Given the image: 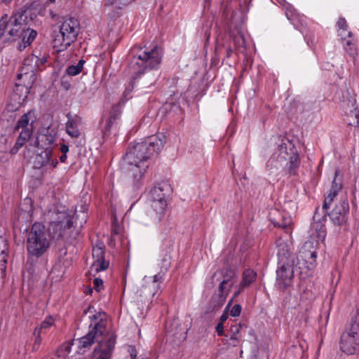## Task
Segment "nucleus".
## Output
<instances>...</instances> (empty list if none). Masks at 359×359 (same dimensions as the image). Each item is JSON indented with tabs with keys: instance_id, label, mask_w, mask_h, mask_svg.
Listing matches in <instances>:
<instances>
[{
	"instance_id": "1",
	"label": "nucleus",
	"mask_w": 359,
	"mask_h": 359,
	"mask_svg": "<svg viewBox=\"0 0 359 359\" xmlns=\"http://www.w3.org/2000/svg\"><path fill=\"white\" fill-rule=\"evenodd\" d=\"M27 20L25 11L22 10L13 13L10 17L5 14L0 19V29H2L5 36H8L6 39L22 41L18 46L20 50L29 46L37 35L36 31L28 26Z\"/></svg>"
},
{
	"instance_id": "2",
	"label": "nucleus",
	"mask_w": 359,
	"mask_h": 359,
	"mask_svg": "<svg viewBox=\"0 0 359 359\" xmlns=\"http://www.w3.org/2000/svg\"><path fill=\"white\" fill-rule=\"evenodd\" d=\"M86 205L81 206L79 213L76 209L73 211L62 206L57 207L53 213V218L51 222L54 234L60 238H67L74 223L81 227L86 222Z\"/></svg>"
},
{
	"instance_id": "3",
	"label": "nucleus",
	"mask_w": 359,
	"mask_h": 359,
	"mask_svg": "<svg viewBox=\"0 0 359 359\" xmlns=\"http://www.w3.org/2000/svg\"><path fill=\"white\" fill-rule=\"evenodd\" d=\"M166 137L163 133L147 137L144 141L136 143L126 154V164H148V159L157 155L164 146Z\"/></svg>"
},
{
	"instance_id": "4",
	"label": "nucleus",
	"mask_w": 359,
	"mask_h": 359,
	"mask_svg": "<svg viewBox=\"0 0 359 359\" xmlns=\"http://www.w3.org/2000/svg\"><path fill=\"white\" fill-rule=\"evenodd\" d=\"M131 53L133 60L129 67L131 73L136 77L148 70L158 69L161 62L162 53L157 46L151 49L147 47L134 46Z\"/></svg>"
},
{
	"instance_id": "5",
	"label": "nucleus",
	"mask_w": 359,
	"mask_h": 359,
	"mask_svg": "<svg viewBox=\"0 0 359 359\" xmlns=\"http://www.w3.org/2000/svg\"><path fill=\"white\" fill-rule=\"evenodd\" d=\"M50 245L45 226L41 223H34L27 233L26 249L28 256L39 258L46 252Z\"/></svg>"
},
{
	"instance_id": "6",
	"label": "nucleus",
	"mask_w": 359,
	"mask_h": 359,
	"mask_svg": "<svg viewBox=\"0 0 359 359\" xmlns=\"http://www.w3.org/2000/svg\"><path fill=\"white\" fill-rule=\"evenodd\" d=\"M80 30L79 21L75 18H69L62 21L60 32L53 40V47L57 52L68 48L74 42Z\"/></svg>"
},
{
	"instance_id": "7",
	"label": "nucleus",
	"mask_w": 359,
	"mask_h": 359,
	"mask_svg": "<svg viewBox=\"0 0 359 359\" xmlns=\"http://www.w3.org/2000/svg\"><path fill=\"white\" fill-rule=\"evenodd\" d=\"M47 62L46 54L36 55L34 53L29 55L24 60L20 72L18 74V79L21 81L18 86H23L27 90L31 88L36 80V72L41 65Z\"/></svg>"
},
{
	"instance_id": "8",
	"label": "nucleus",
	"mask_w": 359,
	"mask_h": 359,
	"mask_svg": "<svg viewBox=\"0 0 359 359\" xmlns=\"http://www.w3.org/2000/svg\"><path fill=\"white\" fill-rule=\"evenodd\" d=\"M105 314L103 312H97L89 316L90 319V327L92 330L84 337L78 339V346L79 348H88L92 346L97 339V341L100 337H102L106 332V321L104 320Z\"/></svg>"
},
{
	"instance_id": "9",
	"label": "nucleus",
	"mask_w": 359,
	"mask_h": 359,
	"mask_svg": "<svg viewBox=\"0 0 359 359\" xmlns=\"http://www.w3.org/2000/svg\"><path fill=\"white\" fill-rule=\"evenodd\" d=\"M317 253L311 241L305 242L297 257V266L301 271L309 276L316 266Z\"/></svg>"
},
{
	"instance_id": "10",
	"label": "nucleus",
	"mask_w": 359,
	"mask_h": 359,
	"mask_svg": "<svg viewBox=\"0 0 359 359\" xmlns=\"http://www.w3.org/2000/svg\"><path fill=\"white\" fill-rule=\"evenodd\" d=\"M273 157L277 158L280 163H289L290 170L296 169L300 163L297 150L293 143L289 140H283L278 144V149Z\"/></svg>"
},
{
	"instance_id": "11",
	"label": "nucleus",
	"mask_w": 359,
	"mask_h": 359,
	"mask_svg": "<svg viewBox=\"0 0 359 359\" xmlns=\"http://www.w3.org/2000/svg\"><path fill=\"white\" fill-rule=\"evenodd\" d=\"M161 280V274L154 275L152 277V280L150 278L147 277L143 278V283L137 290L139 296L143 299L142 301L151 303L154 296L160 288V283Z\"/></svg>"
},
{
	"instance_id": "12",
	"label": "nucleus",
	"mask_w": 359,
	"mask_h": 359,
	"mask_svg": "<svg viewBox=\"0 0 359 359\" xmlns=\"http://www.w3.org/2000/svg\"><path fill=\"white\" fill-rule=\"evenodd\" d=\"M340 349L347 355L359 353V331L351 326L341 337Z\"/></svg>"
},
{
	"instance_id": "13",
	"label": "nucleus",
	"mask_w": 359,
	"mask_h": 359,
	"mask_svg": "<svg viewBox=\"0 0 359 359\" xmlns=\"http://www.w3.org/2000/svg\"><path fill=\"white\" fill-rule=\"evenodd\" d=\"M278 269L277 273V283L278 285H281L283 288L290 285L294 277V261H278Z\"/></svg>"
},
{
	"instance_id": "14",
	"label": "nucleus",
	"mask_w": 359,
	"mask_h": 359,
	"mask_svg": "<svg viewBox=\"0 0 359 359\" xmlns=\"http://www.w3.org/2000/svg\"><path fill=\"white\" fill-rule=\"evenodd\" d=\"M116 343L115 336L104 335L98 341V346L95 348L92 359H110Z\"/></svg>"
},
{
	"instance_id": "15",
	"label": "nucleus",
	"mask_w": 359,
	"mask_h": 359,
	"mask_svg": "<svg viewBox=\"0 0 359 359\" xmlns=\"http://www.w3.org/2000/svg\"><path fill=\"white\" fill-rule=\"evenodd\" d=\"M348 212L349 204L348 200L344 198L335 205L329 216L334 225L340 226L346 223Z\"/></svg>"
},
{
	"instance_id": "16",
	"label": "nucleus",
	"mask_w": 359,
	"mask_h": 359,
	"mask_svg": "<svg viewBox=\"0 0 359 359\" xmlns=\"http://www.w3.org/2000/svg\"><path fill=\"white\" fill-rule=\"evenodd\" d=\"M93 262L91 265V271L99 272L108 269L109 263L104 259V245L102 243L96 244L92 252Z\"/></svg>"
},
{
	"instance_id": "17",
	"label": "nucleus",
	"mask_w": 359,
	"mask_h": 359,
	"mask_svg": "<svg viewBox=\"0 0 359 359\" xmlns=\"http://www.w3.org/2000/svg\"><path fill=\"white\" fill-rule=\"evenodd\" d=\"M127 176L133 187H137L149 167L148 164H126Z\"/></svg>"
},
{
	"instance_id": "18",
	"label": "nucleus",
	"mask_w": 359,
	"mask_h": 359,
	"mask_svg": "<svg viewBox=\"0 0 359 359\" xmlns=\"http://www.w3.org/2000/svg\"><path fill=\"white\" fill-rule=\"evenodd\" d=\"M150 210L148 212V216L151 222L154 224H158L163 219L166 208V200L149 201Z\"/></svg>"
},
{
	"instance_id": "19",
	"label": "nucleus",
	"mask_w": 359,
	"mask_h": 359,
	"mask_svg": "<svg viewBox=\"0 0 359 359\" xmlns=\"http://www.w3.org/2000/svg\"><path fill=\"white\" fill-rule=\"evenodd\" d=\"M120 115L121 110L119 106H113L102 130L104 137L109 135L111 129L117 128L118 119L119 118Z\"/></svg>"
},
{
	"instance_id": "20",
	"label": "nucleus",
	"mask_w": 359,
	"mask_h": 359,
	"mask_svg": "<svg viewBox=\"0 0 359 359\" xmlns=\"http://www.w3.org/2000/svg\"><path fill=\"white\" fill-rule=\"evenodd\" d=\"M52 149L48 147L45 148L41 154L37 155L35 161V167L41 168L47 165H49L52 168H56L58 161L57 159H52Z\"/></svg>"
},
{
	"instance_id": "21",
	"label": "nucleus",
	"mask_w": 359,
	"mask_h": 359,
	"mask_svg": "<svg viewBox=\"0 0 359 359\" xmlns=\"http://www.w3.org/2000/svg\"><path fill=\"white\" fill-rule=\"evenodd\" d=\"M339 174V171L337 170L334 172V179L332 183V187L330 189L329 194L325 197V201L323 203V208L328 209L332 203L334 201V198L337 196L339 192L342 189V182L341 179H337V177Z\"/></svg>"
},
{
	"instance_id": "22",
	"label": "nucleus",
	"mask_w": 359,
	"mask_h": 359,
	"mask_svg": "<svg viewBox=\"0 0 359 359\" xmlns=\"http://www.w3.org/2000/svg\"><path fill=\"white\" fill-rule=\"evenodd\" d=\"M278 248V261L285 260H294L292 255V243L288 239L283 240L280 238L276 241Z\"/></svg>"
},
{
	"instance_id": "23",
	"label": "nucleus",
	"mask_w": 359,
	"mask_h": 359,
	"mask_svg": "<svg viewBox=\"0 0 359 359\" xmlns=\"http://www.w3.org/2000/svg\"><path fill=\"white\" fill-rule=\"evenodd\" d=\"M68 121L65 124L67 133L73 138H78L81 135L79 126L81 124L82 119L80 116L75 115H67Z\"/></svg>"
},
{
	"instance_id": "24",
	"label": "nucleus",
	"mask_w": 359,
	"mask_h": 359,
	"mask_svg": "<svg viewBox=\"0 0 359 359\" xmlns=\"http://www.w3.org/2000/svg\"><path fill=\"white\" fill-rule=\"evenodd\" d=\"M278 211L275 210L270 213V221L274 226L281 227L285 230V232L288 235L292 233V221L290 216L281 215L280 219H277L275 215L278 214Z\"/></svg>"
},
{
	"instance_id": "25",
	"label": "nucleus",
	"mask_w": 359,
	"mask_h": 359,
	"mask_svg": "<svg viewBox=\"0 0 359 359\" xmlns=\"http://www.w3.org/2000/svg\"><path fill=\"white\" fill-rule=\"evenodd\" d=\"M170 187L167 183H163L154 187L149 192V201L165 200L166 193Z\"/></svg>"
},
{
	"instance_id": "26",
	"label": "nucleus",
	"mask_w": 359,
	"mask_h": 359,
	"mask_svg": "<svg viewBox=\"0 0 359 359\" xmlns=\"http://www.w3.org/2000/svg\"><path fill=\"white\" fill-rule=\"evenodd\" d=\"M34 112L32 110L29 111L27 113L24 114L20 118L18 121L14 131L21 130H27L29 128L33 129V123L34 122Z\"/></svg>"
},
{
	"instance_id": "27",
	"label": "nucleus",
	"mask_w": 359,
	"mask_h": 359,
	"mask_svg": "<svg viewBox=\"0 0 359 359\" xmlns=\"http://www.w3.org/2000/svg\"><path fill=\"white\" fill-rule=\"evenodd\" d=\"M33 133L32 128L27 130H21L17 140L11 149V154H15L20 148H22L26 142H27L31 138Z\"/></svg>"
},
{
	"instance_id": "28",
	"label": "nucleus",
	"mask_w": 359,
	"mask_h": 359,
	"mask_svg": "<svg viewBox=\"0 0 359 359\" xmlns=\"http://www.w3.org/2000/svg\"><path fill=\"white\" fill-rule=\"evenodd\" d=\"M7 242L5 238L0 236V277L4 278L6 269Z\"/></svg>"
},
{
	"instance_id": "29",
	"label": "nucleus",
	"mask_w": 359,
	"mask_h": 359,
	"mask_svg": "<svg viewBox=\"0 0 359 359\" xmlns=\"http://www.w3.org/2000/svg\"><path fill=\"white\" fill-rule=\"evenodd\" d=\"M311 236L323 241L326 237L325 224L320 221L313 222L311 226Z\"/></svg>"
},
{
	"instance_id": "30",
	"label": "nucleus",
	"mask_w": 359,
	"mask_h": 359,
	"mask_svg": "<svg viewBox=\"0 0 359 359\" xmlns=\"http://www.w3.org/2000/svg\"><path fill=\"white\" fill-rule=\"evenodd\" d=\"M351 106L353 108L351 110L350 114L346 116V122L348 125L352 126L354 127L359 126V110L355 107V100H351Z\"/></svg>"
},
{
	"instance_id": "31",
	"label": "nucleus",
	"mask_w": 359,
	"mask_h": 359,
	"mask_svg": "<svg viewBox=\"0 0 359 359\" xmlns=\"http://www.w3.org/2000/svg\"><path fill=\"white\" fill-rule=\"evenodd\" d=\"M257 273L252 269H246L243 273L242 281L240 287L243 289L248 287L256 278Z\"/></svg>"
},
{
	"instance_id": "32",
	"label": "nucleus",
	"mask_w": 359,
	"mask_h": 359,
	"mask_svg": "<svg viewBox=\"0 0 359 359\" xmlns=\"http://www.w3.org/2000/svg\"><path fill=\"white\" fill-rule=\"evenodd\" d=\"M171 257L169 254L166 253L160 260L158 265L160 266V271L156 273V275H161V279L163 280V278L165 273L168 271L171 262H170Z\"/></svg>"
},
{
	"instance_id": "33",
	"label": "nucleus",
	"mask_w": 359,
	"mask_h": 359,
	"mask_svg": "<svg viewBox=\"0 0 359 359\" xmlns=\"http://www.w3.org/2000/svg\"><path fill=\"white\" fill-rule=\"evenodd\" d=\"M338 33L341 36L343 40H346V32H347V36L351 37L352 33L348 31V25L346 20L344 18H339L337 21Z\"/></svg>"
},
{
	"instance_id": "34",
	"label": "nucleus",
	"mask_w": 359,
	"mask_h": 359,
	"mask_svg": "<svg viewBox=\"0 0 359 359\" xmlns=\"http://www.w3.org/2000/svg\"><path fill=\"white\" fill-rule=\"evenodd\" d=\"M86 63V61L83 59H81L76 65H70L69 66L66 70L65 73L71 76H74L78 75L83 69V65Z\"/></svg>"
},
{
	"instance_id": "35",
	"label": "nucleus",
	"mask_w": 359,
	"mask_h": 359,
	"mask_svg": "<svg viewBox=\"0 0 359 359\" xmlns=\"http://www.w3.org/2000/svg\"><path fill=\"white\" fill-rule=\"evenodd\" d=\"M219 274L222 278V281L229 284L232 283L231 280L236 276V271L231 267L226 266L219 271Z\"/></svg>"
},
{
	"instance_id": "36",
	"label": "nucleus",
	"mask_w": 359,
	"mask_h": 359,
	"mask_svg": "<svg viewBox=\"0 0 359 359\" xmlns=\"http://www.w3.org/2000/svg\"><path fill=\"white\" fill-rule=\"evenodd\" d=\"M72 344L70 343H65L63 344L56 352L57 356L60 359H66L68 357L71 351Z\"/></svg>"
},
{
	"instance_id": "37",
	"label": "nucleus",
	"mask_w": 359,
	"mask_h": 359,
	"mask_svg": "<svg viewBox=\"0 0 359 359\" xmlns=\"http://www.w3.org/2000/svg\"><path fill=\"white\" fill-rule=\"evenodd\" d=\"M344 43V48L346 51L351 56L354 57L357 55V47L355 43L350 39H346Z\"/></svg>"
},
{
	"instance_id": "38",
	"label": "nucleus",
	"mask_w": 359,
	"mask_h": 359,
	"mask_svg": "<svg viewBox=\"0 0 359 359\" xmlns=\"http://www.w3.org/2000/svg\"><path fill=\"white\" fill-rule=\"evenodd\" d=\"M233 285V283H231L229 284L224 283L223 281H221L219 285V295L221 298H225V297L227 295L228 292H229L230 289L231 288Z\"/></svg>"
},
{
	"instance_id": "39",
	"label": "nucleus",
	"mask_w": 359,
	"mask_h": 359,
	"mask_svg": "<svg viewBox=\"0 0 359 359\" xmlns=\"http://www.w3.org/2000/svg\"><path fill=\"white\" fill-rule=\"evenodd\" d=\"M54 322V318L51 316H48L41 322L40 326L36 327L35 329L40 330L41 332L42 333L43 330L49 329L51 326H53Z\"/></svg>"
},
{
	"instance_id": "40",
	"label": "nucleus",
	"mask_w": 359,
	"mask_h": 359,
	"mask_svg": "<svg viewBox=\"0 0 359 359\" xmlns=\"http://www.w3.org/2000/svg\"><path fill=\"white\" fill-rule=\"evenodd\" d=\"M240 41H242V43H243L244 41V39L243 36H234L232 39H231V42H233V47H232L231 46H230L228 48H227V55L228 56H230L231 54L233 53V50L234 49H236L238 48V41L240 42Z\"/></svg>"
},
{
	"instance_id": "41",
	"label": "nucleus",
	"mask_w": 359,
	"mask_h": 359,
	"mask_svg": "<svg viewBox=\"0 0 359 359\" xmlns=\"http://www.w3.org/2000/svg\"><path fill=\"white\" fill-rule=\"evenodd\" d=\"M34 335L35 337L34 342L33 344V350L37 351L41 343V332L40 330L34 329Z\"/></svg>"
},
{
	"instance_id": "42",
	"label": "nucleus",
	"mask_w": 359,
	"mask_h": 359,
	"mask_svg": "<svg viewBox=\"0 0 359 359\" xmlns=\"http://www.w3.org/2000/svg\"><path fill=\"white\" fill-rule=\"evenodd\" d=\"M241 312V306L240 304H235L230 310V315L233 317H237L240 316Z\"/></svg>"
},
{
	"instance_id": "43",
	"label": "nucleus",
	"mask_w": 359,
	"mask_h": 359,
	"mask_svg": "<svg viewBox=\"0 0 359 359\" xmlns=\"http://www.w3.org/2000/svg\"><path fill=\"white\" fill-rule=\"evenodd\" d=\"M231 302H232V299L230 301V302H229V304L226 306L225 310L224 311L223 313L222 314V316L219 318V323L224 324V323L227 320V318L229 317V315L227 313V309H229V307L230 306Z\"/></svg>"
},
{
	"instance_id": "44",
	"label": "nucleus",
	"mask_w": 359,
	"mask_h": 359,
	"mask_svg": "<svg viewBox=\"0 0 359 359\" xmlns=\"http://www.w3.org/2000/svg\"><path fill=\"white\" fill-rule=\"evenodd\" d=\"M239 343V337L236 336L231 335L229 339L226 342L229 346H231L233 347H236L238 346Z\"/></svg>"
},
{
	"instance_id": "45",
	"label": "nucleus",
	"mask_w": 359,
	"mask_h": 359,
	"mask_svg": "<svg viewBox=\"0 0 359 359\" xmlns=\"http://www.w3.org/2000/svg\"><path fill=\"white\" fill-rule=\"evenodd\" d=\"M241 327V324H238V325L236 324L234 325H231L230 327L231 335L234 336V337L235 336L238 337V334L240 332Z\"/></svg>"
},
{
	"instance_id": "46",
	"label": "nucleus",
	"mask_w": 359,
	"mask_h": 359,
	"mask_svg": "<svg viewBox=\"0 0 359 359\" xmlns=\"http://www.w3.org/2000/svg\"><path fill=\"white\" fill-rule=\"evenodd\" d=\"M93 283L95 290L97 292L100 291L103 285L102 280L99 278H95L93 280Z\"/></svg>"
},
{
	"instance_id": "47",
	"label": "nucleus",
	"mask_w": 359,
	"mask_h": 359,
	"mask_svg": "<svg viewBox=\"0 0 359 359\" xmlns=\"http://www.w3.org/2000/svg\"><path fill=\"white\" fill-rule=\"evenodd\" d=\"M351 326L353 327L354 330L359 331V307H358V309L357 311V315L355 316V318L353 319Z\"/></svg>"
},
{
	"instance_id": "48",
	"label": "nucleus",
	"mask_w": 359,
	"mask_h": 359,
	"mask_svg": "<svg viewBox=\"0 0 359 359\" xmlns=\"http://www.w3.org/2000/svg\"><path fill=\"white\" fill-rule=\"evenodd\" d=\"M216 332L219 336H223L224 334V325L218 323L216 326Z\"/></svg>"
},
{
	"instance_id": "49",
	"label": "nucleus",
	"mask_w": 359,
	"mask_h": 359,
	"mask_svg": "<svg viewBox=\"0 0 359 359\" xmlns=\"http://www.w3.org/2000/svg\"><path fill=\"white\" fill-rule=\"evenodd\" d=\"M60 151L62 154H66L69 151V147L67 144H62L60 146Z\"/></svg>"
},
{
	"instance_id": "50",
	"label": "nucleus",
	"mask_w": 359,
	"mask_h": 359,
	"mask_svg": "<svg viewBox=\"0 0 359 359\" xmlns=\"http://www.w3.org/2000/svg\"><path fill=\"white\" fill-rule=\"evenodd\" d=\"M1 29H0V48H1V42L4 41L3 37L5 36Z\"/></svg>"
},
{
	"instance_id": "51",
	"label": "nucleus",
	"mask_w": 359,
	"mask_h": 359,
	"mask_svg": "<svg viewBox=\"0 0 359 359\" xmlns=\"http://www.w3.org/2000/svg\"><path fill=\"white\" fill-rule=\"evenodd\" d=\"M67 159V155L66 154H62L60 157V160L62 163H64Z\"/></svg>"
},
{
	"instance_id": "52",
	"label": "nucleus",
	"mask_w": 359,
	"mask_h": 359,
	"mask_svg": "<svg viewBox=\"0 0 359 359\" xmlns=\"http://www.w3.org/2000/svg\"><path fill=\"white\" fill-rule=\"evenodd\" d=\"M107 1L109 4L112 5V4H117V3L118 4L119 0H107Z\"/></svg>"
},
{
	"instance_id": "53",
	"label": "nucleus",
	"mask_w": 359,
	"mask_h": 359,
	"mask_svg": "<svg viewBox=\"0 0 359 359\" xmlns=\"http://www.w3.org/2000/svg\"><path fill=\"white\" fill-rule=\"evenodd\" d=\"M218 273V271H216L212 276L211 278V280H212V283L214 284V278L217 276Z\"/></svg>"
},
{
	"instance_id": "54",
	"label": "nucleus",
	"mask_w": 359,
	"mask_h": 359,
	"mask_svg": "<svg viewBox=\"0 0 359 359\" xmlns=\"http://www.w3.org/2000/svg\"><path fill=\"white\" fill-rule=\"evenodd\" d=\"M12 0H0V3H10Z\"/></svg>"
},
{
	"instance_id": "55",
	"label": "nucleus",
	"mask_w": 359,
	"mask_h": 359,
	"mask_svg": "<svg viewBox=\"0 0 359 359\" xmlns=\"http://www.w3.org/2000/svg\"><path fill=\"white\" fill-rule=\"evenodd\" d=\"M131 359H136V356L135 355H131Z\"/></svg>"
},
{
	"instance_id": "56",
	"label": "nucleus",
	"mask_w": 359,
	"mask_h": 359,
	"mask_svg": "<svg viewBox=\"0 0 359 359\" xmlns=\"http://www.w3.org/2000/svg\"><path fill=\"white\" fill-rule=\"evenodd\" d=\"M50 1V3H54L55 1V0H48Z\"/></svg>"
},
{
	"instance_id": "57",
	"label": "nucleus",
	"mask_w": 359,
	"mask_h": 359,
	"mask_svg": "<svg viewBox=\"0 0 359 359\" xmlns=\"http://www.w3.org/2000/svg\"><path fill=\"white\" fill-rule=\"evenodd\" d=\"M239 293H240V291H238L237 292L235 293V296H237Z\"/></svg>"
},
{
	"instance_id": "58",
	"label": "nucleus",
	"mask_w": 359,
	"mask_h": 359,
	"mask_svg": "<svg viewBox=\"0 0 359 359\" xmlns=\"http://www.w3.org/2000/svg\"><path fill=\"white\" fill-rule=\"evenodd\" d=\"M90 309H91V308H90V307H89V308H88V312H90Z\"/></svg>"
},
{
	"instance_id": "59",
	"label": "nucleus",
	"mask_w": 359,
	"mask_h": 359,
	"mask_svg": "<svg viewBox=\"0 0 359 359\" xmlns=\"http://www.w3.org/2000/svg\"><path fill=\"white\" fill-rule=\"evenodd\" d=\"M205 2H209V1H210V0H205Z\"/></svg>"
}]
</instances>
